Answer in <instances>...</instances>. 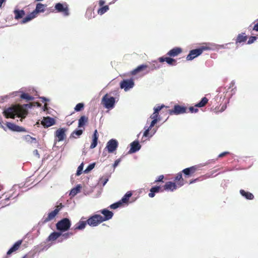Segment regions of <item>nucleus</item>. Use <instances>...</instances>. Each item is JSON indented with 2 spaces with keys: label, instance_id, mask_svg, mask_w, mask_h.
<instances>
[{
  "label": "nucleus",
  "instance_id": "nucleus-1",
  "mask_svg": "<svg viewBox=\"0 0 258 258\" xmlns=\"http://www.w3.org/2000/svg\"><path fill=\"white\" fill-rule=\"evenodd\" d=\"M4 113L7 118H15V116L21 117V121H22L27 115L28 110L24 106L18 108L9 107L4 110Z\"/></svg>",
  "mask_w": 258,
  "mask_h": 258
},
{
  "label": "nucleus",
  "instance_id": "nucleus-2",
  "mask_svg": "<svg viewBox=\"0 0 258 258\" xmlns=\"http://www.w3.org/2000/svg\"><path fill=\"white\" fill-rule=\"evenodd\" d=\"M210 48L207 46H202L200 47L190 50L186 56L187 60H191L195 58L200 55L205 50H209Z\"/></svg>",
  "mask_w": 258,
  "mask_h": 258
},
{
  "label": "nucleus",
  "instance_id": "nucleus-3",
  "mask_svg": "<svg viewBox=\"0 0 258 258\" xmlns=\"http://www.w3.org/2000/svg\"><path fill=\"white\" fill-rule=\"evenodd\" d=\"M71 226V222L69 219L64 218L56 224V229L61 232L68 231Z\"/></svg>",
  "mask_w": 258,
  "mask_h": 258
},
{
  "label": "nucleus",
  "instance_id": "nucleus-4",
  "mask_svg": "<svg viewBox=\"0 0 258 258\" xmlns=\"http://www.w3.org/2000/svg\"><path fill=\"white\" fill-rule=\"evenodd\" d=\"M101 102L105 108L112 109L114 107L115 100L114 97H109L106 94L102 98Z\"/></svg>",
  "mask_w": 258,
  "mask_h": 258
},
{
  "label": "nucleus",
  "instance_id": "nucleus-5",
  "mask_svg": "<svg viewBox=\"0 0 258 258\" xmlns=\"http://www.w3.org/2000/svg\"><path fill=\"white\" fill-rule=\"evenodd\" d=\"M103 222L102 216L98 214L93 215L87 220V224L91 227H96Z\"/></svg>",
  "mask_w": 258,
  "mask_h": 258
},
{
  "label": "nucleus",
  "instance_id": "nucleus-6",
  "mask_svg": "<svg viewBox=\"0 0 258 258\" xmlns=\"http://www.w3.org/2000/svg\"><path fill=\"white\" fill-rule=\"evenodd\" d=\"M135 85L134 81L132 79L123 80L120 83V87L123 89L126 92L133 88Z\"/></svg>",
  "mask_w": 258,
  "mask_h": 258
},
{
  "label": "nucleus",
  "instance_id": "nucleus-7",
  "mask_svg": "<svg viewBox=\"0 0 258 258\" xmlns=\"http://www.w3.org/2000/svg\"><path fill=\"white\" fill-rule=\"evenodd\" d=\"M118 147V142L115 139H111L107 143L106 148L109 153H113Z\"/></svg>",
  "mask_w": 258,
  "mask_h": 258
},
{
  "label": "nucleus",
  "instance_id": "nucleus-8",
  "mask_svg": "<svg viewBox=\"0 0 258 258\" xmlns=\"http://www.w3.org/2000/svg\"><path fill=\"white\" fill-rule=\"evenodd\" d=\"M55 10L59 13H62L64 16L69 15V9L66 5H63L61 3H57L55 5Z\"/></svg>",
  "mask_w": 258,
  "mask_h": 258
},
{
  "label": "nucleus",
  "instance_id": "nucleus-9",
  "mask_svg": "<svg viewBox=\"0 0 258 258\" xmlns=\"http://www.w3.org/2000/svg\"><path fill=\"white\" fill-rule=\"evenodd\" d=\"M186 108L184 106H181L179 105H175L173 109L170 111V114H183L186 112Z\"/></svg>",
  "mask_w": 258,
  "mask_h": 258
},
{
  "label": "nucleus",
  "instance_id": "nucleus-10",
  "mask_svg": "<svg viewBox=\"0 0 258 258\" xmlns=\"http://www.w3.org/2000/svg\"><path fill=\"white\" fill-rule=\"evenodd\" d=\"M55 123L53 118L49 116L44 117L41 121V124L45 127H48L54 125Z\"/></svg>",
  "mask_w": 258,
  "mask_h": 258
},
{
  "label": "nucleus",
  "instance_id": "nucleus-11",
  "mask_svg": "<svg viewBox=\"0 0 258 258\" xmlns=\"http://www.w3.org/2000/svg\"><path fill=\"white\" fill-rule=\"evenodd\" d=\"M66 130L64 128H60L57 130L55 133V136L57 138V141L60 142L64 140L66 135Z\"/></svg>",
  "mask_w": 258,
  "mask_h": 258
},
{
  "label": "nucleus",
  "instance_id": "nucleus-12",
  "mask_svg": "<svg viewBox=\"0 0 258 258\" xmlns=\"http://www.w3.org/2000/svg\"><path fill=\"white\" fill-rule=\"evenodd\" d=\"M131 148L128 151V153L132 154L139 151L141 148L138 141H135L131 143Z\"/></svg>",
  "mask_w": 258,
  "mask_h": 258
},
{
  "label": "nucleus",
  "instance_id": "nucleus-13",
  "mask_svg": "<svg viewBox=\"0 0 258 258\" xmlns=\"http://www.w3.org/2000/svg\"><path fill=\"white\" fill-rule=\"evenodd\" d=\"M7 126L11 130L15 132H26V130L21 126L16 125L11 122H7Z\"/></svg>",
  "mask_w": 258,
  "mask_h": 258
},
{
  "label": "nucleus",
  "instance_id": "nucleus-14",
  "mask_svg": "<svg viewBox=\"0 0 258 258\" xmlns=\"http://www.w3.org/2000/svg\"><path fill=\"white\" fill-rule=\"evenodd\" d=\"M100 212L104 216V217H102L103 222L111 219L113 215V213L111 211L106 209L101 210Z\"/></svg>",
  "mask_w": 258,
  "mask_h": 258
},
{
  "label": "nucleus",
  "instance_id": "nucleus-15",
  "mask_svg": "<svg viewBox=\"0 0 258 258\" xmlns=\"http://www.w3.org/2000/svg\"><path fill=\"white\" fill-rule=\"evenodd\" d=\"M58 213V209H55L50 213H48V216L46 218L43 219V223H46L49 221L52 220L55 218L56 215Z\"/></svg>",
  "mask_w": 258,
  "mask_h": 258
},
{
  "label": "nucleus",
  "instance_id": "nucleus-16",
  "mask_svg": "<svg viewBox=\"0 0 258 258\" xmlns=\"http://www.w3.org/2000/svg\"><path fill=\"white\" fill-rule=\"evenodd\" d=\"M177 188L176 184L171 181H168L166 182L164 186V188L166 190L173 191Z\"/></svg>",
  "mask_w": 258,
  "mask_h": 258
},
{
  "label": "nucleus",
  "instance_id": "nucleus-17",
  "mask_svg": "<svg viewBox=\"0 0 258 258\" xmlns=\"http://www.w3.org/2000/svg\"><path fill=\"white\" fill-rule=\"evenodd\" d=\"M22 241L21 240L17 241L8 251L7 254L10 255L13 252L16 251L19 248L22 244Z\"/></svg>",
  "mask_w": 258,
  "mask_h": 258
},
{
  "label": "nucleus",
  "instance_id": "nucleus-18",
  "mask_svg": "<svg viewBox=\"0 0 258 258\" xmlns=\"http://www.w3.org/2000/svg\"><path fill=\"white\" fill-rule=\"evenodd\" d=\"M182 49L180 48L175 47L169 51L167 54L170 56L175 57L180 53Z\"/></svg>",
  "mask_w": 258,
  "mask_h": 258
},
{
  "label": "nucleus",
  "instance_id": "nucleus-19",
  "mask_svg": "<svg viewBox=\"0 0 258 258\" xmlns=\"http://www.w3.org/2000/svg\"><path fill=\"white\" fill-rule=\"evenodd\" d=\"M92 138H93L92 139V143H91V144L90 145V148L91 149H94L97 145V141H98V135L97 131L96 130H95V131L94 132Z\"/></svg>",
  "mask_w": 258,
  "mask_h": 258
},
{
  "label": "nucleus",
  "instance_id": "nucleus-20",
  "mask_svg": "<svg viewBox=\"0 0 258 258\" xmlns=\"http://www.w3.org/2000/svg\"><path fill=\"white\" fill-rule=\"evenodd\" d=\"M87 224V221H83L80 220L74 226V228L75 230H83L85 228Z\"/></svg>",
  "mask_w": 258,
  "mask_h": 258
},
{
  "label": "nucleus",
  "instance_id": "nucleus-21",
  "mask_svg": "<svg viewBox=\"0 0 258 258\" xmlns=\"http://www.w3.org/2000/svg\"><path fill=\"white\" fill-rule=\"evenodd\" d=\"M14 13L15 14V19L16 20H19L21 18H22L25 15V12L24 10H19L17 9H15L14 10Z\"/></svg>",
  "mask_w": 258,
  "mask_h": 258
},
{
  "label": "nucleus",
  "instance_id": "nucleus-22",
  "mask_svg": "<svg viewBox=\"0 0 258 258\" xmlns=\"http://www.w3.org/2000/svg\"><path fill=\"white\" fill-rule=\"evenodd\" d=\"M62 235L61 232H53L51 233L47 238L48 241H54L57 239Z\"/></svg>",
  "mask_w": 258,
  "mask_h": 258
},
{
  "label": "nucleus",
  "instance_id": "nucleus-23",
  "mask_svg": "<svg viewBox=\"0 0 258 258\" xmlns=\"http://www.w3.org/2000/svg\"><path fill=\"white\" fill-rule=\"evenodd\" d=\"M45 5H43L41 3H38L36 5V8L35 10L33 11L34 14L37 16V15L40 12H43L44 11Z\"/></svg>",
  "mask_w": 258,
  "mask_h": 258
},
{
  "label": "nucleus",
  "instance_id": "nucleus-24",
  "mask_svg": "<svg viewBox=\"0 0 258 258\" xmlns=\"http://www.w3.org/2000/svg\"><path fill=\"white\" fill-rule=\"evenodd\" d=\"M197 169V166H193L190 167L186 168L182 170V172L186 175H188L190 173H193Z\"/></svg>",
  "mask_w": 258,
  "mask_h": 258
},
{
  "label": "nucleus",
  "instance_id": "nucleus-25",
  "mask_svg": "<svg viewBox=\"0 0 258 258\" xmlns=\"http://www.w3.org/2000/svg\"><path fill=\"white\" fill-rule=\"evenodd\" d=\"M36 16L34 14V13L32 12L29 15H28L26 17H25L22 21L21 23L24 24L30 21L33 19L35 18Z\"/></svg>",
  "mask_w": 258,
  "mask_h": 258
},
{
  "label": "nucleus",
  "instance_id": "nucleus-26",
  "mask_svg": "<svg viewBox=\"0 0 258 258\" xmlns=\"http://www.w3.org/2000/svg\"><path fill=\"white\" fill-rule=\"evenodd\" d=\"M240 193L242 196L244 197L247 200H252L254 198L253 195L251 193L245 191L243 189H241L240 190Z\"/></svg>",
  "mask_w": 258,
  "mask_h": 258
},
{
  "label": "nucleus",
  "instance_id": "nucleus-27",
  "mask_svg": "<svg viewBox=\"0 0 258 258\" xmlns=\"http://www.w3.org/2000/svg\"><path fill=\"white\" fill-rule=\"evenodd\" d=\"M246 39L247 36L245 35V33L239 34L237 37L236 44L244 42L246 40Z\"/></svg>",
  "mask_w": 258,
  "mask_h": 258
},
{
  "label": "nucleus",
  "instance_id": "nucleus-28",
  "mask_svg": "<svg viewBox=\"0 0 258 258\" xmlns=\"http://www.w3.org/2000/svg\"><path fill=\"white\" fill-rule=\"evenodd\" d=\"M147 68V66L145 64H141L140 66H139L137 68H136L135 69L133 70L131 72V74L132 75H135L138 73L143 71L145 69Z\"/></svg>",
  "mask_w": 258,
  "mask_h": 258
},
{
  "label": "nucleus",
  "instance_id": "nucleus-29",
  "mask_svg": "<svg viewBox=\"0 0 258 258\" xmlns=\"http://www.w3.org/2000/svg\"><path fill=\"white\" fill-rule=\"evenodd\" d=\"M132 196V193L131 191H127L121 198L120 200V202H121V204L123 203H127L129 200L130 198Z\"/></svg>",
  "mask_w": 258,
  "mask_h": 258
},
{
  "label": "nucleus",
  "instance_id": "nucleus-30",
  "mask_svg": "<svg viewBox=\"0 0 258 258\" xmlns=\"http://www.w3.org/2000/svg\"><path fill=\"white\" fill-rule=\"evenodd\" d=\"M81 186L80 184L77 185L75 187L72 188L70 191V195L72 197L75 196L77 194H78L81 190Z\"/></svg>",
  "mask_w": 258,
  "mask_h": 258
},
{
  "label": "nucleus",
  "instance_id": "nucleus-31",
  "mask_svg": "<svg viewBox=\"0 0 258 258\" xmlns=\"http://www.w3.org/2000/svg\"><path fill=\"white\" fill-rule=\"evenodd\" d=\"M88 118L85 116H82L79 119L78 127H81L83 126L87 122Z\"/></svg>",
  "mask_w": 258,
  "mask_h": 258
},
{
  "label": "nucleus",
  "instance_id": "nucleus-32",
  "mask_svg": "<svg viewBox=\"0 0 258 258\" xmlns=\"http://www.w3.org/2000/svg\"><path fill=\"white\" fill-rule=\"evenodd\" d=\"M208 101V99L206 97H203L202 100L197 103L195 106L196 107H202L204 106Z\"/></svg>",
  "mask_w": 258,
  "mask_h": 258
},
{
  "label": "nucleus",
  "instance_id": "nucleus-33",
  "mask_svg": "<svg viewBox=\"0 0 258 258\" xmlns=\"http://www.w3.org/2000/svg\"><path fill=\"white\" fill-rule=\"evenodd\" d=\"M25 140L31 143H36L37 140L36 138L31 137L30 135H26L24 137Z\"/></svg>",
  "mask_w": 258,
  "mask_h": 258
},
{
  "label": "nucleus",
  "instance_id": "nucleus-34",
  "mask_svg": "<svg viewBox=\"0 0 258 258\" xmlns=\"http://www.w3.org/2000/svg\"><path fill=\"white\" fill-rule=\"evenodd\" d=\"M109 10V7L108 6H105L102 7L98 10V14L99 15H102L106 13Z\"/></svg>",
  "mask_w": 258,
  "mask_h": 258
},
{
  "label": "nucleus",
  "instance_id": "nucleus-35",
  "mask_svg": "<svg viewBox=\"0 0 258 258\" xmlns=\"http://www.w3.org/2000/svg\"><path fill=\"white\" fill-rule=\"evenodd\" d=\"M83 134V130H77L74 131L71 135V137L72 138H76V136L79 137Z\"/></svg>",
  "mask_w": 258,
  "mask_h": 258
},
{
  "label": "nucleus",
  "instance_id": "nucleus-36",
  "mask_svg": "<svg viewBox=\"0 0 258 258\" xmlns=\"http://www.w3.org/2000/svg\"><path fill=\"white\" fill-rule=\"evenodd\" d=\"M21 98L23 99H26L27 101H32L34 99V97L25 93H22Z\"/></svg>",
  "mask_w": 258,
  "mask_h": 258
},
{
  "label": "nucleus",
  "instance_id": "nucleus-37",
  "mask_svg": "<svg viewBox=\"0 0 258 258\" xmlns=\"http://www.w3.org/2000/svg\"><path fill=\"white\" fill-rule=\"evenodd\" d=\"M166 62L169 65L175 66L176 64V60L169 57H166Z\"/></svg>",
  "mask_w": 258,
  "mask_h": 258
},
{
  "label": "nucleus",
  "instance_id": "nucleus-38",
  "mask_svg": "<svg viewBox=\"0 0 258 258\" xmlns=\"http://www.w3.org/2000/svg\"><path fill=\"white\" fill-rule=\"evenodd\" d=\"M95 163H93L90 164H89L88 167L85 169V170L84 171V172L85 173H89L91 170H92L95 167Z\"/></svg>",
  "mask_w": 258,
  "mask_h": 258
},
{
  "label": "nucleus",
  "instance_id": "nucleus-39",
  "mask_svg": "<svg viewBox=\"0 0 258 258\" xmlns=\"http://www.w3.org/2000/svg\"><path fill=\"white\" fill-rule=\"evenodd\" d=\"M83 167H84V164H83V163H82L78 167L77 172H76V175L77 176H79L82 174V170L83 169Z\"/></svg>",
  "mask_w": 258,
  "mask_h": 258
},
{
  "label": "nucleus",
  "instance_id": "nucleus-40",
  "mask_svg": "<svg viewBox=\"0 0 258 258\" xmlns=\"http://www.w3.org/2000/svg\"><path fill=\"white\" fill-rule=\"evenodd\" d=\"M84 105L83 103H79L76 105L75 107L76 111H80L84 108Z\"/></svg>",
  "mask_w": 258,
  "mask_h": 258
},
{
  "label": "nucleus",
  "instance_id": "nucleus-41",
  "mask_svg": "<svg viewBox=\"0 0 258 258\" xmlns=\"http://www.w3.org/2000/svg\"><path fill=\"white\" fill-rule=\"evenodd\" d=\"M121 204H122L121 202H120L119 201L116 203L111 204L110 206V208L112 209H115L118 208L119 207H120Z\"/></svg>",
  "mask_w": 258,
  "mask_h": 258
},
{
  "label": "nucleus",
  "instance_id": "nucleus-42",
  "mask_svg": "<svg viewBox=\"0 0 258 258\" xmlns=\"http://www.w3.org/2000/svg\"><path fill=\"white\" fill-rule=\"evenodd\" d=\"M165 107V106L163 104L160 105V106H158L157 107H155L154 108V113H157V114H159V112L163 108H164Z\"/></svg>",
  "mask_w": 258,
  "mask_h": 258
},
{
  "label": "nucleus",
  "instance_id": "nucleus-43",
  "mask_svg": "<svg viewBox=\"0 0 258 258\" xmlns=\"http://www.w3.org/2000/svg\"><path fill=\"white\" fill-rule=\"evenodd\" d=\"M160 188V187L159 186H155L152 187L150 189V191L152 192H154L155 194V193L158 192L159 191Z\"/></svg>",
  "mask_w": 258,
  "mask_h": 258
},
{
  "label": "nucleus",
  "instance_id": "nucleus-44",
  "mask_svg": "<svg viewBox=\"0 0 258 258\" xmlns=\"http://www.w3.org/2000/svg\"><path fill=\"white\" fill-rule=\"evenodd\" d=\"M144 128L145 131L143 134L144 137H148L149 136V132L151 129H150L148 127L145 126Z\"/></svg>",
  "mask_w": 258,
  "mask_h": 258
},
{
  "label": "nucleus",
  "instance_id": "nucleus-45",
  "mask_svg": "<svg viewBox=\"0 0 258 258\" xmlns=\"http://www.w3.org/2000/svg\"><path fill=\"white\" fill-rule=\"evenodd\" d=\"M256 36H250L247 41V44H250L253 43L256 39Z\"/></svg>",
  "mask_w": 258,
  "mask_h": 258
},
{
  "label": "nucleus",
  "instance_id": "nucleus-46",
  "mask_svg": "<svg viewBox=\"0 0 258 258\" xmlns=\"http://www.w3.org/2000/svg\"><path fill=\"white\" fill-rule=\"evenodd\" d=\"M158 116H159V114H157V113H156L154 112L150 116V118H152L153 120H155L158 121L159 120Z\"/></svg>",
  "mask_w": 258,
  "mask_h": 258
},
{
  "label": "nucleus",
  "instance_id": "nucleus-47",
  "mask_svg": "<svg viewBox=\"0 0 258 258\" xmlns=\"http://www.w3.org/2000/svg\"><path fill=\"white\" fill-rule=\"evenodd\" d=\"M158 121L155 120H152L151 121L150 126L148 127L150 129H152V128L155 125V124L158 122Z\"/></svg>",
  "mask_w": 258,
  "mask_h": 258
},
{
  "label": "nucleus",
  "instance_id": "nucleus-48",
  "mask_svg": "<svg viewBox=\"0 0 258 258\" xmlns=\"http://www.w3.org/2000/svg\"><path fill=\"white\" fill-rule=\"evenodd\" d=\"M189 109L191 113H196L198 111V109L194 107H190Z\"/></svg>",
  "mask_w": 258,
  "mask_h": 258
},
{
  "label": "nucleus",
  "instance_id": "nucleus-49",
  "mask_svg": "<svg viewBox=\"0 0 258 258\" xmlns=\"http://www.w3.org/2000/svg\"><path fill=\"white\" fill-rule=\"evenodd\" d=\"M73 233L72 232H68L66 233H64L62 235L63 237H64V239H67L69 237L70 235H72Z\"/></svg>",
  "mask_w": 258,
  "mask_h": 258
},
{
  "label": "nucleus",
  "instance_id": "nucleus-50",
  "mask_svg": "<svg viewBox=\"0 0 258 258\" xmlns=\"http://www.w3.org/2000/svg\"><path fill=\"white\" fill-rule=\"evenodd\" d=\"M163 178L164 176L163 175H161L158 176V179L155 180V182H162L163 181Z\"/></svg>",
  "mask_w": 258,
  "mask_h": 258
},
{
  "label": "nucleus",
  "instance_id": "nucleus-51",
  "mask_svg": "<svg viewBox=\"0 0 258 258\" xmlns=\"http://www.w3.org/2000/svg\"><path fill=\"white\" fill-rule=\"evenodd\" d=\"M120 159H118L115 161L114 164H113V167L114 168H115L120 163Z\"/></svg>",
  "mask_w": 258,
  "mask_h": 258
},
{
  "label": "nucleus",
  "instance_id": "nucleus-52",
  "mask_svg": "<svg viewBox=\"0 0 258 258\" xmlns=\"http://www.w3.org/2000/svg\"><path fill=\"white\" fill-rule=\"evenodd\" d=\"M181 179L182 174L181 173H178L175 177V180H180Z\"/></svg>",
  "mask_w": 258,
  "mask_h": 258
},
{
  "label": "nucleus",
  "instance_id": "nucleus-53",
  "mask_svg": "<svg viewBox=\"0 0 258 258\" xmlns=\"http://www.w3.org/2000/svg\"><path fill=\"white\" fill-rule=\"evenodd\" d=\"M229 154V152H224L221 154H220L218 156V157L219 158H221V157H224V156L227 155Z\"/></svg>",
  "mask_w": 258,
  "mask_h": 258
},
{
  "label": "nucleus",
  "instance_id": "nucleus-54",
  "mask_svg": "<svg viewBox=\"0 0 258 258\" xmlns=\"http://www.w3.org/2000/svg\"><path fill=\"white\" fill-rule=\"evenodd\" d=\"M166 57H160L158 58V60L160 62H163L164 61H166Z\"/></svg>",
  "mask_w": 258,
  "mask_h": 258
},
{
  "label": "nucleus",
  "instance_id": "nucleus-55",
  "mask_svg": "<svg viewBox=\"0 0 258 258\" xmlns=\"http://www.w3.org/2000/svg\"><path fill=\"white\" fill-rule=\"evenodd\" d=\"M33 154L37 156L38 158H39V154L38 153V151L37 150H35L34 151H33Z\"/></svg>",
  "mask_w": 258,
  "mask_h": 258
},
{
  "label": "nucleus",
  "instance_id": "nucleus-56",
  "mask_svg": "<svg viewBox=\"0 0 258 258\" xmlns=\"http://www.w3.org/2000/svg\"><path fill=\"white\" fill-rule=\"evenodd\" d=\"M63 207V206L62 205V204H60L59 205H58L56 207V208L55 209H58V212L60 210V209Z\"/></svg>",
  "mask_w": 258,
  "mask_h": 258
},
{
  "label": "nucleus",
  "instance_id": "nucleus-57",
  "mask_svg": "<svg viewBox=\"0 0 258 258\" xmlns=\"http://www.w3.org/2000/svg\"><path fill=\"white\" fill-rule=\"evenodd\" d=\"M253 30L256 31H258V22L256 24H255L253 28Z\"/></svg>",
  "mask_w": 258,
  "mask_h": 258
},
{
  "label": "nucleus",
  "instance_id": "nucleus-58",
  "mask_svg": "<svg viewBox=\"0 0 258 258\" xmlns=\"http://www.w3.org/2000/svg\"><path fill=\"white\" fill-rule=\"evenodd\" d=\"M226 105H222V106L221 107V109H220V111L221 112H222L224 110H225V109H226Z\"/></svg>",
  "mask_w": 258,
  "mask_h": 258
},
{
  "label": "nucleus",
  "instance_id": "nucleus-59",
  "mask_svg": "<svg viewBox=\"0 0 258 258\" xmlns=\"http://www.w3.org/2000/svg\"><path fill=\"white\" fill-rule=\"evenodd\" d=\"M99 5L102 6L105 4V1L103 0H100L99 2Z\"/></svg>",
  "mask_w": 258,
  "mask_h": 258
},
{
  "label": "nucleus",
  "instance_id": "nucleus-60",
  "mask_svg": "<svg viewBox=\"0 0 258 258\" xmlns=\"http://www.w3.org/2000/svg\"><path fill=\"white\" fill-rule=\"evenodd\" d=\"M155 196V193L151 192L149 194V197L150 198H153Z\"/></svg>",
  "mask_w": 258,
  "mask_h": 258
},
{
  "label": "nucleus",
  "instance_id": "nucleus-61",
  "mask_svg": "<svg viewBox=\"0 0 258 258\" xmlns=\"http://www.w3.org/2000/svg\"><path fill=\"white\" fill-rule=\"evenodd\" d=\"M40 99H41L42 102L48 101V99L44 97H40Z\"/></svg>",
  "mask_w": 258,
  "mask_h": 258
},
{
  "label": "nucleus",
  "instance_id": "nucleus-62",
  "mask_svg": "<svg viewBox=\"0 0 258 258\" xmlns=\"http://www.w3.org/2000/svg\"><path fill=\"white\" fill-rule=\"evenodd\" d=\"M156 132V130H153L151 132V135L150 136V137H152L153 135Z\"/></svg>",
  "mask_w": 258,
  "mask_h": 258
},
{
  "label": "nucleus",
  "instance_id": "nucleus-63",
  "mask_svg": "<svg viewBox=\"0 0 258 258\" xmlns=\"http://www.w3.org/2000/svg\"><path fill=\"white\" fill-rule=\"evenodd\" d=\"M108 180V179L107 178H106L104 180V181L103 182V186H104L106 184Z\"/></svg>",
  "mask_w": 258,
  "mask_h": 258
},
{
  "label": "nucleus",
  "instance_id": "nucleus-64",
  "mask_svg": "<svg viewBox=\"0 0 258 258\" xmlns=\"http://www.w3.org/2000/svg\"><path fill=\"white\" fill-rule=\"evenodd\" d=\"M19 92H21V91H16V92H14L13 93V95H14V96H16L17 95V94L19 93Z\"/></svg>",
  "mask_w": 258,
  "mask_h": 258
}]
</instances>
